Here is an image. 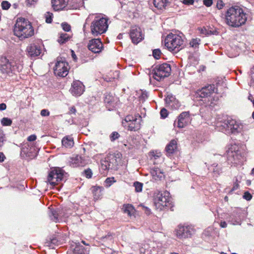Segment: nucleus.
<instances>
[{
    "instance_id": "64",
    "label": "nucleus",
    "mask_w": 254,
    "mask_h": 254,
    "mask_svg": "<svg viewBox=\"0 0 254 254\" xmlns=\"http://www.w3.org/2000/svg\"><path fill=\"white\" fill-rule=\"evenodd\" d=\"M6 109V105L4 103H2L0 104V111H2L5 110Z\"/></svg>"
},
{
    "instance_id": "46",
    "label": "nucleus",
    "mask_w": 254,
    "mask_h": 254,
    "mask_svg": "<svg viewBox=\"0 0 254 254\" xmlns=\"http://www.w3.org/2000/svg\"><path fill=\"white\" fill-rule=\"evenodd\" d=\"M160 113L161 118L163 119L166 118L168 115V111H167V109H166L164 108H162L161 110Z\"/></svg>"
},
{
    "instance_id": "53",
    "label": "nucleus",
    "mask_w": 254,
    "mask_h": 254,
    "mask_svg": "<svg viewBox=\"0 0 254 254\" xmlns=\"http://www.w3.org/2000/svg\"><path fill=\"white\" fill-rule=\"evenodd\" d=\"M148 97V93L147 92H142L139 96L140 100L141 101H145Z\"/></svg>"
},
{
    "instance_id": "7",
    "label": "nucleus",
    "mask_w": 254,
    "mask_h": 254,
    "mask_svg": "<svg viewBox=\"0 0 254 254\" xmlns=\"http://www.w3.org/2000/svg\"><path fill=\"white\" fill-rule=\"evenodd\" d=\"M22 69V66L17 64L16 62L5 56L0 57V71L2 74L10 75L15 71L20 72Z\"/></svg>"
},
{
    "instance_id": "21",
    "label": "nucleus",
    "mask_w": 254,
    "mask_h": 254,
    "mask_svg": "<svg viewBox=\"0 0 254 254\" xmlns=\"http://www.w3.org/2000/svg\"><path fill=\"white\" fill-rule=\"evenodd\" d=\"M190 119L189 112H183L178 117L177 120L175 121L174 126L178 128H183L188 124Z\"/></svg>"
},
{
    "instance_id": "42",
    "label": "nucleus",
    "mask_w": 254,
    "mask_h": 254,
    "mask_svg": "<svg viewBox=\"0 0 254 254\" xmlns=\"http://www.w3.org/2000/svg\"><path fill=\"white\" fill-rule=\"evenodd\" d=\"M115 182H116V180L114 177L107 178L105 181L106 187H110Z\"/></svg>"
},
{
    "instance_id": "11",
    "label": "nucleus",
    "mask_w": 254,
    "mask_h": 254,
    "mask_svg": "<svg viewBox=\"0 0 254 254\" xmlns=\"http://www.w3.org/2000/svg\"><path fill=\"white\" fill-rule=\"evenodd\" d=\"M141 118L139 114L134 117L131 115L127 116L122 121L123 126L128 130L136 131L140 128Z\"/></svg>"
},
{
    "instance_id": "39",
    "label": "nucleus",
    "mask_w": 254,
    "mask_h": 254,
    "mask_svg": "<svg viewBox=\"0 0 254 254\" xmlns=\"http://www.w3.org/2000/svg\"><path fill=\"white\" fill-rule=\"evenodd\" d=\"M200 39L199 38L192 39L190 42V47L196 49L198 47L200 44Z\"/></svg>"
},
{
    "instance_id": "32",
    "label": "nucleus",
    "mask_w": 254,
    "mask_h": 254,
    "mask_svg": "<svg viewBox=\"0 0 254 254\" xmlns=\"http://www.w3.org/2000/svg\"><path fill=\"white\" fill-rule=\"evenodd\" d=\"M81 156H77L75 158H71L70 161V166L72 167H77L81 165Z\"/></svg>"
},
{
    "instance_id": "14",
    "label": "nucleus",
    "mask_w": 254,
    "mask_h": 254,
    "mask_svg": "<svg viewBox=\"0 0 254 254\" xmlns=\"http://www.w3.org/2000/svg\"><path fill=\"white\" fill-rule=\"evenodd\" d=\"M195 230L192 226H178L176 230L177 237L180 239L190 238L195 233Z\"/></svg>"
},
{
    "instance_id": "24",
    "label": "nucleus",
    "mask_w": 254,
    "mask_h": 254,
    "mask_svg": "<svg viewBox=\"0 0 254 254\" xmlns=\"http://www.w3.org/2000/svg\"><path fill=\"white\" fill-rule=\"evenodd\" d=\"M35 151V148L28 144H24L21 148V152L28 157H33L34 151Z\"/></svg>"
},
{
    "instance_id": "35",
    "label": "nucleus",
    "mask_w": 254,
    "mask_h": 254,
    "mask_svg": "<svg viewBox=\"0 0 254 254\" xmlns=\"http://www.w3.org/2000/svg\"><path fill=\"white\" fill-rule=\"evenodd\" d=\"M70 39V36L66 33H62L59 37L58 42L61 44L65 43Z\"/></svg>"
},
{
    "instance_id": "5",
    "label": "nucleus",
    "mask_w": 254,
    "mask_h": 254,
    "mask_svg": "<svg viewBox=\"0 0 254 254\" xmlns=\"http://www.w3.org/2000/svg\"><path fill=\"white\" fill-rule=\"evenodd\" d=\"M245 153L239 150L236 144L232 145L227 151V162L231 166L242 165L246 160Z\"/></svg>"
},
{
    "instance_id": "44",
    "label": "nucleus",
    "mask_w": 254,
    "mask_h": 254,
    "mask_svg": "<svg viewBox=\"0 0 254 254\" xmlns=\"http://www.w3.org/2000/svg\"><path fill=\"white\" fill-rule=\"evenodd\" d=\"M120 134L117 131H113L110 135V139L111 141H114L120 137Z\"/></svg>"
},
{
    "instance_id": "25",
    "label": "nucleus",
    "mask_w": 254,
    "mask_h": 254,
    "mask_svg": "<svg viewBox=\"0 0 254 254\" xmlns=\"http://www.w3.org/2000/svg\"><path fill=\"white\" fill-rule=\"evenodd\" d=\"M62 145L65 148H70L74 145L73 138L71 136H65L62 140Z\"/></svg>"
},
{
    "instance_id": "49",
    "label": "nucleus",
    "mask_w": 254,
    "mask_h": 254,
    "mask_svg": "<svg viewBox=\"0 0 254 254\" xmlns=\"http://www.w3.org/2000/svg\"><path fill=\"white\" fill-rule=\"evenodd\" d=\"M239 184L238 183V179H236V182L234 183L233 188L231 189V190L229 191V193H232L233 191L234 190H237L239 188Z\"/></svg>"
},
{
    "instance_id": "52",
    "label": "nucleus",
    "mask_w": 254,
    "mask_h": 254,
    "mask_svg": "<svg viewBox=\"0 0 254 254\" xmlns=\"http://www.w3.org/2000/svg\"><path fill=\"white\" fill-rule=\"evenodd\" d=\"M225 5L224 3L222 1V0H217V4H216V7L218 9H221L223 8L224 6Z\"/></svg>"
},
{
    "instance_id": "59",
    "label": "nucleus",
    "mask_w": 254,
    "mask_h": 254,
    "mask_svg": "<svg viewBox=\"0 0 254 254\" xmlns=\"http://www.w3.org/2000/svg\"><path fill=\"white\" fill-rule=\"evenodd\" d=\"M76 113V110L74 106H72L71 107H70L69 108V111L68 112V114L69 115H71V114L75 115Z\"/></svg>"
},
{
    "instance_id": "41",
    "label": "nucleus",
    "mask_w": 254,
    "mask_h": 254,
    "mask_svg": "<svg viewBox=\"0 0 254 254\" xmlns=\"http://www.w3.org/2000/svg\"><path fill=\"white\" fill-rule=\"evenodd\" d=\"M82 174L87 179H90L92 177V171L90 168H87L83 171Z\"/></svg>"
},
{
    "instance_id": "19",
    "label": "nucleus",
    "mask_w": 254,
    "mask_h": 254,
    "mask_svg": "<svg viewBox=\"0 0 254 254\" xmlns=\"http://www.w3.org/2000/svg\"><path fill=\"white\" fill-rule=\"evenodd\" d=\"M85 91V86L79 80L73 81L71 84L69 91L75 97L80 96Z\"/></svg>"
},
{
    "instance_id": "22",
    "label": "nucleus",
    "mask_w": 254,
    "mask_h": 254,
    "mask_svg": "<svg viewBox=\"0 0 254 254\" xmlns=\"http://www.w3.org/2000/svg\"><path fill=\"white\" fill-rule=\"evenodd\" d=\"M119 102L118 98L111 93H106L104 95V102L109 111L113 110L116 108Z\"/></svg>"
},
{
    "instance_id": "16",
    "label": "nucleus",
    "mask_w": 254,
    "mask_h": 254,
    "mask_svg": "<svg viewBox=\"0 0 254 254\" xmlns=\"http://www.w3.org/2000/svg\"><path fill=\"white\" fill-rule=\"evenodd\" d=\"M64 240L61 235L54 234L47 238L44 246L48 247L49 249H55L56 247L63 244Z\"/></svg>"
},
{
    "instance_id": "2",
    "label": "nucleus",
    "mask_w": 254,
    "mask_h": 254,
    "mask_svg": "<svg viewBox=\"0 0 254 254\" xmlns=\"http://www.w3.org/2000/svg\"><path fill=\"white\" fill-rule=\"evenodd\" d=\"M247 14L239 6L229 7L225 13V23L232 27H239L247 20Z\"/></svg>"
},
{
    "instance_id": "60",
    "label": "nucleus",
    "mask_w": 254,
    "mask_h": 254,
    "mask_svg": "<svg viewBox=\"0 0 254 254\" xmlns=\"http://www.w3.org/2000/svg\"><path fill=\"white\" fill-rule=\"evenodd\" d=\"M199 30L201 34L207 36L208 29L203 27L199 28Z\"/></svg>"
},
{
    "instance_id": "28",
    "label": "nucleus",
    "mask_w": 254,
    "mask_h": 254,
    "mask_svg": "<svg viewBox=\"0 0 254 254\" xmlns=\"http://www.w3.org/2000/svg\"><path fill=\"white\" fill-rule=\"evenodd\" d=\"M166 104H168L170 106L176 105V108H178L179 106V102L176 100L175 97L172 94L168 95L165 99Z\"/></svg>"
},
{
    "instance_id": "20",
    "label": "nucleus",
    "mask_w": 254,
    "mask_h": 254,
    "mask_svg": "<svg viewBox=\"0 0 254 254\" xmlns=\"http://www.w3.org/2000/svg\"><path fill=\"white\" fill-rule=\"evenodd\" d=\"M129 37L132 42L134 44H137L144 39L140 28L136 26L130 29Z\"/></svg>"
},
{
    "instance_id": "1",
    "label": "nucleus",
    "mask_w": 254,
    "mask_h": 254,
    "mask_svg": "<svg viewBox=\"0 0 254 254\" xmlns=\"http://www.w3.org/2000/svg\"><path fill=\"white\" fill-rule=\"evenodd\" d=\"M215 128L226 134H237L243 130V125L227 115H219L215 123Z\"/></svg>"
},
{
    "instance_id": "54",
    "label": "nucleus",
    "mask_w": 254,
    "mask_h": 254,
    "mask_svg": "<svg viewBox=\"0 0 254 254\" xmlns=\"http://www.w3.org/2000/svg\"><path fill=\"white\" fill-rule=\"evenodd\" d=\"M113 239L112 235L111 234H108V235H106L105 236H103L102 237V240L104 242H105L106 240H109L112 241Z\"/></svg>"
},
{
    "instance_id": "26",
    "label": "nucleus",
    "mask_w": 254,
    "mask_h": 254,
    "mask_svg": "<svg viewBox=\"0 0 254 254\" xmlns=\"http://www.w3.org/2000/svg\"><path fill=\"white\" fill-rule=\"evenodd\" d=\"M73 254H87V250L85 249V248L81 245L79 243H75V246H72V247H73Z\"/></svg>"
},
{
    "instance_id": "43",
    "label": "nucleus",
    "mask_w": 254,
    "mask_h": 254,
    "mask_svg": "<svg viewBox=\"0 0 254 254\" xmlns=\"http://www.w3.org/2000/svg\"><path fill=\"white\" fill-rule=\"evenodd\" d=\"M53 14L50 12H47L45 14L46 22L47 23H51L53 21Z\"/></svg>"
},
{
    "instance_id": "3",
    "label": "nucleus",
    "mask_w": 254,
    "mask_h": 254,
    "mask_svg": "<svg viewBox=\"0 0 254 254\" xmlns=\"http://www.w3.org/2000/svg\"><path fill=\"white\" fill-rule=\"evenodd\" d=\"M13 30L14 35L20 40L31 37L34 34V29L31 22L23 17L17 19Z\"/></svg>"
},
{
    "instance_id": "56",
    "label": "nucleus",
    "mask_w": 254,
    "mask_h": 254,
    "mask_svg": "<svg viewBox=\"0 0 254 254\" xmlns=\"http://www.w3.org/2000/svg\"><path fill=\"white\" fill-rule=\"evenodd\" d=\"M203 3L206 6L210 7L213 4V0H203Z\"/></svg>"
},
{
    "instance_id": "13",
    "label": "nucleus",
    "mask_w": 254,
    "mask_h": 254,
    "mask_svg": "<svg viewBox=\"0 0 254 254\" xmlns=\"http://www.w3.org/2000/svg\"><path fill=\"white\" fill-rule=\"evenodd\" d=\"M65 171L59 167L52 169L49 172L47 181L52 186H55L57 182L64 180Z\"/></svg>"
},
{
    "instance_id": "61",
    "label": "nucleus",
    "mask_w": 254,
    "mask_h": 254,
    "mask_svg": "<svg viewBox=\"0 0 254 254\" xmlns=\"http://www.w3.org/2000/svg\"><path fill=\"white\" fill-rule=\"evenodd\" d=\"M183 3L186 5H191L194 3V0H183Z\"/></svg>"
},
{
    "instance_id": "15",
    "label": "nucleus",
    "mask_w": 254,
    "mask_h": 254,
    "mask_svg": "<svg viewBox=\"0 0 254 254\" xmlns=\"http://www.w3.org/2000/svg\"><path fill=\"white\" fill-rule=\"evenodd\" d=\"M217 93V88H216L215 85L208 84L202 87L200 89H198L195 93L196 96L200 98H206L210 97V96L214 93Z\"/></svg>"
},
{
    "instance_id": "51",
    "label": "nucleus",
    "mask_w": 254,
    "mask_h": 254,
    "mask_svg": "<svg viewBox=\"0 0 254 254\" xmlns=\"http://www.w3.org/2000/svg\"><path fill=\"white\" fill-rule=\"evenodd\" d=\"M4 134L0 132V150L1 149V147L3 146L4 144Z\"/></svg>"
},
{
    "instance_id": "31",
    "label": "nucleus",
    "mask_w": 254,
    "mask_h": 254,
    "mask_svg": "<svg viewBox=\"0 0 254 254\" xmlns=\"http://www.w3.org/2000/svg\"><path fill=\"white\" fill-rule=\"evenodd\" d=\"M208 169L209 170H213V177L215 178H217L222 173V169L220 166L215 163L213 164Z\"/></svg>"
},
{
    "instance_id": "27",
    "label": "nucleus",
    "mask_w": 254,
    "mask_h": 254,
    "mask_svg": "<svg viewBox=\"0 0 254 254\" xmlns=\"http://www.w3.org/2000/svg\"><path fill=\"white\" fill-rule=\"evenodd\" d=\"M177 149V141L173 139L170 141L165 148L167 153L172 154Z\"/></svg>"
},
{
    "instance_id": "17",
    "label": "nucleus",
    "mask_w": 254,
    "mask_h": 254,
    "mask_svg": "<svg viewBox=\"0 0 254 254\" xmlns=\"http://www.w3.org/2000/svg\"><path fill=\"white\" fill-rule=\"evenodd\" d=\"M68 65L67 62L57 61L54 68L55 74L58 76L65 77L68 73Z\"/></svg>"
},
{
    "instance_id": "18",
    "label": "nucleus",
    "mask_w": 254,
    "mask_h": 254,
    "mask_svg": "<svg viewBox=\"0 0 254 254\" xmlns=\"http://www.w3.org/2000/svg\"><path fill=\"white\" fill-rule=\"evenodd\" d=\"M87 47L89 50L95 54L101 53L104 49V45L100 38H94L89 40Z\"/></svg>"
},
{
    "instance_id": "12",
    "label": "nucleus",
    "mask_w": 254,
    "mask_h": 254,
    "mask_svg": "<svg viewBox=\"0 0 254 254\" xmlns=\"http://www.w3.org/2000/svg\"><path fill=\"white\" fill-rule=\"evenodd\" d=\"M51 3L55 11H60L64 8L76 9L78 7L76 0H51Z\"/></svg>"
},
{
    "instance_id": "63",
    "label": "nucleus",
    "mask_w": 254,
    "mask_h": 254,
    "mask_svg": "<svg viewBox=\"0 0 254 254\" xmlns=\"http://www.w3.org/2000/svg\"><path fill=\"white\" fill-rule=\"evenodd\" d=\"M37 0H26V4L29 6L32 5L36 2Z\"/></svg>"
},
{
    "instance_id": "55",
    "label": "nucleus",
    "mask_w": 254,
    "mask_h": 254,
    "mask_svg": "<svg viewBox=\"0 0 254 254\" xmlns=\"http://www.w3.org/2000/svg\"><path fill=\"white\" fill-rule=\"evenodd\" d=\"M40 114L42 117H47L50 115V112L47 109H43L41 111Z\"/></svg>"
},
{
    "instance_id": "30",
    "label": "nucleus",
    "mask_w": 254,
    "mask_h": 254,
    "mask_svg": "<svg viewBox=\"0 0 254 254\" xmlns=\"http://www.w3.org/2000/svg\"><path fill=\"white\" fill-rule=\"evenodd\" d=\"M168 2V0H153V1L154 6L160 10L165 8Z\"/></svg>"
},
{
    "instance_id": "57",
    "label": "nucleus",
    "mask_w": 254,
    "mask_h": 254,
    "mask_svg": "<svg viewBox=\"0 0 254 254\" xmlns=\"http://www.w3.org/2000/svg\"><path fill=\"white\" fill-rule=\"evenodd\" d=\"M207 34V36L212 35H217L219 34V32L216 30H211L208 29V32Z\"/></svg>"
},
{
    "instance_id": "37",
    "label": "nucleus",
    "mask_w": 254,
    "mask_h": 254,
    "mask_svg": "<svg viewBox=\"0 0 254 254\" xmlns=\"http://www.w3.org/2000/svg\"><path fill=\"white\" fill-rule=\"evenodd\" d=\"M0 123L2 126H10L12 125V121L9 118L4 117L1 119Z\"/></svg>"
},
{
    "instance_id": "29",
    "label": "nucleus",
    "mask_w": 254,
    "mask_h": 254,
    "mask_svg": "<svg viewBox=\"0 0 254 254\" xmlns=\"http://www.w3.org/2000/svg\"><path fill=\"white\" fill-rule=\"evenodd\" d=\"M104 188L100 186H93L91 188V190L94 195V198L98 199L102 195V191L103 190Z\"/></svg>"
},
{
    "instance_id": "40",
    "label": "nucleus",
    "mask_w": 254,
    "mask_h": 254,
    "mask_svg": "<svg viewBox=\"0 0 254 254\" xmlns=\"http://www.w3.org/2000/svg\"><path fill=\"white\" fill-rule=\"evenodd\" d=\"M161 54L162 52L160 49H154L152 51V56L154 58V59L156 60H158L160 58Z\"/></svg>"
},
{
    "instance_id": "4",
    "label": "nucleus",
    "mask_w": 254,
    "mask_h": 254,
    "mask_svg": "<svg viewBox=\"0 0 254 254\" xmlns=\"http://www.w3.org/2000/svg\"><path fill=\"white\" fill-rule=\"evenodd\" d=\"M108 18L101 14H97L90 24L91 33L94 37H97L105 33L108 28Z\"/></svg>"
},
{
    "instance_id": "8",
    "label": "nucleus",
    "mask_w": 254,
    "mask_h": 254,
    "mask_svg": "<svg viewBox=\"0 0 254 254\" xmlns=\"http://www.w3.org/2000/svg\"><path fill=\"white\" fill-rule=\"evenodd\" d=\"M247 216V212L241 208H234L227 213L225 218L227 222L233 225H240Z\"/></svg>"
},
{
    "instance_id": "58",
    "label": "nucleus",
    "mask_w": 254,
    "mask_h": 254,
    "mask_svg": "<svg viewBox=\"0 0 254 254\" xmlns=\"http://www.w3.org/2000/svg\"><path fill=\"white\" fill-rule=\"evenodd\" d=\"M37 139V136L35 134H31L27 138V140L28 141H34Z\"/></svg>"
},
{
    "instance_id": "62",
    "label": "nucleus",
    "mask_w": 254,
    "mask_h": 254,
    "mask_svg": "<svg viewBox=\"0 0 254 254\" xmlns=\"http://www.w3.org/2000/svg\"><path fill=\"white\" fill-rule=\"evenodd\" d=\"M6 159V157L3 152H0V163H2Z\"/></svg>"
},
{
    "instance_id": "6",
    "label": "nucleus",
    "mask_w": 254,
    "mask_h": 254,
    "mask_svg": "<svg viewBox=\"0 0 254 254\" xmlns=\"http://www.w3.org/2000/svg\"><path fill=\"white\" fill-rule=\"evenodd\" d=\"M169 194L167 191H164L163 193L158 191L154 194L153 205L157 210L161 211L170 208L171 210H173L174 205L172 202H170L168 197Z\"/></svg>"
},
{
    "instance_id": "33",
    "label": "nucleus",
    "mask_w": 254,
    "mask_h": 254,
    "mask_svg": "<svg viewBox=\"0 0 254 254\" xmlns=\"http://www.w3.org/2000/svg\"><path fill=\"white\" fill-rule=\"evenodd\" d=\"M123 210L125 213H127L128 215L131 216V212L134 211V208L131 204H124L123 205Z\"/></svg>"
},
{
    "instance_id": "48",
    "label": "nucleus",
    "mask_w": 254,
    "mask_h": 254,
    "mask_svg": "<svg viewBox=\"0 0 254 254\" xmlns=\"http://www.w3.org/2000/svg\"><path fill=\"white\" fill-rule=\"evenodd\" d=\"M243 198L249 201L252 198V195L248 191H246L244 192Z\"/></svg>"
},
{
    "instance_id": "9",
    "label": "nucleus",
    "mask_w": 254,
    "mask_h": 254,
    "mask_svg": "<svg viewBox=\"0 0 254 254\" xmlns=\"http://www.w3.org/2000/svg\"><path fill=\"white\" fill-rule=\"evenodd\" d=\"M184 40L182 37L176 34H169L165 40V46L168 50L177 53L183 48Z\"/></svg>"
},
{
    "instance_id": "47",
    "label": "nucleus",
    "mask_w": 254,
    "mask_h": 254,
    "mask_svg": "<svg viewBox=\"0 0 254 254\" xmlns=\"http://www.w3.org/2000/svg\"><path fill=\"white\" fill-rule=\"evenodd\" d=\"M62 27L63 29L65 32H69L71 30V26L66 22H63L62 23Z\"/></svg>"
},
{
    "instance_id": "23",
    "label": "nucleus",
    "mask_w": 254,
    "mask_h": 254,
    "mask_svg": "<svg viewBox=\"0 0 254 254\" xmlns=\"http://www.w3.org/2000/svg\"><path fill=\"white\" fill-rule=\"evenodd\" d=\"M28 56L34 58L39 56L41 53V49L38 45L30 44L26 49Z\"/></svg>"
},
{
    "instance_id": "34",
    "label": "nucleus",
    "mask_w": 254,
    "mask_h": 254,
    "mask_svg": "<svg viewBox=\"0 0 254 254\" xmlns=\"http://www.w3.org/2000/svg\"><path fill=\"white\" fill-rule=\"evenodd\" d=\"M101 166L103 170H109L112 169V166H111V162L109 157L105 158L104 160H101Z\"/></svg>"
},
{
    "instance_id": "38",
    "label": "nucleus",
    "mask_w": 254,
    "mask_h": 254,
    "mask_svg": "<svg viewBox=\"0 0 254 254\" xmlns=\"http://www.w3.org/2000/svg\"><path fill=\"white\" fill-rule=\"evenodd\" d=\"M133 186L135 188V190L136 192H140L142 191L143 183L138 181H135L133 183Z\"/></svg>"
},
{
    "instance_id": "36",
    "label": "nucleus",
    "mask_w": 254,
    "mask_h": 254,
    "mask_svg": "<svg viewBox=\"0 0 254 254\" xmlns=\"http://www.w3.org/2000/svg\"><path fill=\"white\" fill-rule=\"evenodd\" d=\"M49 217L52 221L55 222H59L58 213L56 210H51L49 213Z\"/></svg>"
},
{
    "instance_id": "50",
    "label": "nucleus",
    "mask_w": 254,
    "mask_h": 254,
    "mask_svg": "<svg viewBox=\"0 0 254 254\" xmlns=\"http://www.w3.org/2000/svg\"><path fill=\"white\" fill-rule=\"evenodd\" d=\"M163 174V172L161 171V170L158 168H155L154 170L152 172V174L153 176L156 175L158 176V177H160L159 175H158V174ZM161 176H160V178Z\"/></svg>"
},
{
    "instance_id": "10",
    "label": "nucleus",
    "mask_w": 254,
    "mask_h": 254,
    "mask_svg": "<svg viewBox=\"0 0 254 254\" xmlns=\"http://www.w3.org/2000/svg\"><path fill=\"white\" fill-rule=\"evenodd\" d=\"M171 72V67L170 64L163 63L155 66L152 70V74L154 78L160 81L165 77H168Z\"/></svg>"
},
{
    "instance_id": "45",
    "label": "nucleus",
    "mask_w": 254,
    "mask_h": 254,
    "mask_svg": "<svg viewBox=\"0 0 254 254\" xmlns=\"http://www.w3.org/2000/svg\"><path fill=\"white\" fill-rule=\"evenodd\" d=\"M10 5V3L8 1L6 0L2 1L1 4V8L3 10L8 9Z\"/></svg>"
}]
</instances>
